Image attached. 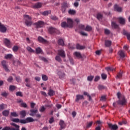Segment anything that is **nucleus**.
Listing matches in <instances>:
<instances>
[{"mask_svg":"<svg viewBox=\"0 0 130 130\" xmlns=\"http://www.w3.org/2000/svg\"><path fill=\"white\" fill-rule=\"evenodd\" d=\"M20 114L21 116H22V117H25V116H26V111L22 110L20 111Z\"/></svg>","mask_w":130,"mask_h":130,"instance_id":"30","label":"nucleus"},{"mask_svg":"<svg viewBox=\"0 0 130 130\" xmlns=\"http://www.w3.org/2000/svg\"><path fill=\"white\" fill-rule=\"evenodd\" d=\"M74 55L76 56V57H78V58H81L82 55H81V53L75 52L74 53Z\"/></svg>","mask_w":130,"mask_h":130,"instance_id":"24","label":"nucleus"},{"mask_svg":"<svg viewBox=\"0 0 130 130\" xmlns=\"http://www.w3.org/2000/svg\"><path fill=\"white\" fill-rule=\"evenodd\" d=\"M2 64L6 72H9V69H8V66H7V61L3 60L2 61Z\"/></svg>","mask_w":130,"mask_h":130,"instance_id":"14","label":"nucleus"},{"mask_svg":"<svg viewBox=\"0 0 130 130\" xmlns=\"http://www.w3.org/2000/svg\"><path fill=\"white\" fill-rule=\"evenodd\" d=\"M111 45V41H105V46L107 47H109Z\"/></svg>","mask_w":130,"mask_h":130,"instance_id":"28","label":"nucleus"},{"mask_svg":"<svg viewBox=\"0 0 130 130\" xmlns=\"http://www.w3.org/2000/svg\"><path fill=\"white\" fill-rule=\"evenodd\" d=\"M121 77H122V71L118 73L116 78V79H120Z\"/></svg>","mask_w":130,"mask_h":130,"instance_id":"33","label":"nucleus"},{"mask_svg":"<svg viewBox=\"0 0 130 130\" xmlns=\"http://www.w3.org/2000/svg\"><path fill=\"white\" fill-rule=\"evenodd\" d=\"M72 115L73 117H75L77 115V113L75 111L73 112Z\"/></svg>","mask_w":130,"mask_h":130,"instance_id":"62","label":"nucleus"},{"mask_svg":"<svg viewBox=\"0 0 130 130\" xmlns=\"http://www.w3.org/2000/svg\"><path fill=\"white\" fill-rule=\"evenodd\" d=\"M36 52L37 54L41 53V52H42V50L41 49V48H40V47L37 48L36 49Z\"/></svg>","mask_w":130,"mask_h":130,"instance_id":"34","label":"nucleus"},{"mask_svg":"<svg viewBox=\"0 0 130 130\" xmlns=\"http://www.w3.org/2000/svg\"><path fill=\"white\" fill-rule=\"evenodd\" d=\"M13 58V55L12 54H8L5 55V58L6 59H11V58Z\"/></svg>","mask_w":130,"mask_h":130,"instance_id":"25","label":"nucleus"},{"mask_svg":"<svg viewBox=\"0 0 130 130\" xmlns=\"http://www.w3.org/2000/svg\"><path fill=\"white\" fill-rule=\"evenodd\" d=\"M85 46H82L79 44H77L76 45V48L77 49L82 50V49H85Z\"/></svg>","mask_w":130,"mask_h":130,"instance_id":"21","label":"nucleus"},{"mask_svg":"<svg viewBox=\"0 0 130 130\" xmlns=\"http://www.w3.org/2000/svg\"><path fill=\"white\" fill-rule=\"evenodd\" d=\"M102 78L103 79V80H106V79H107V75L103 73L102 74Z\"/></svg>","mask_w":130,"mask_h":130,"instance_id":"38","label":"nucleus"},{"mask_svg":"<svg viewBox=\"0 0 130 130\" xmlns=\"http://www.w3.org/2000/svg\"><path fill=\"white\" fill-rule=\"evenodd\" d=\"M51 13V11H46L42 13V14L43 15V16H47L49 15V14H50Z\"/></svg>","mask_w":130,"mask_h":130,"instance_id":"31","label":"nucleus"},{"mask_svg":"<svg viewBox=\"0 0 130 130\" xmlns=\"http://www.w3.org/2000/svg\"><path fill=\"white\" fill-rule=\"evenodd\" d=\"M8 82H9V83H10L11 82H12L13 81V77H10L8 78V80H7Z\"/></svg>","mask_w":130,"mask_h":130,"instance_id":"55","label":"nucleus"},{"mask_svg":"<svg viewBox=\"0 0 130 130\" xmlns=\"http://www.w3.org/2000/svg\"><path fill=\"white\" fill-rule=\"evenodd\" d=\"M118 20H119V23L121 24V25H124L125 23V19L122 17H119L118 18Z\"/></svg>","mask_w":130,"mask_h":130,"instance_id":"15","label":"nucleus"},{"mask_svg":"<svg viewBox=\"0 0 130 130\" xmlns=\"http://www.w3.org/2000/svg\"><path fill=\"white\" fill-rule=\"evenodd\" d=\"M30 116H35V115L37 117H41V115L39 114H36V113H37V112H38V110L37 109H31L30 110Z\"/></svg>","mask_w":130,"mask_h":130,"instance_id":"6","label":"nucleus"},{"mask_svg":"<svg viewBox=\"0 0 130 130\" xmlns=\"http://www.w3.org/2000/svg\"><path fill=\"white\" fill-rule=\"evenodd\" d=\"M24 20H25V24L26 26H30L32 25V18L28 15H23Z\"/></svg>","mask_w":130,"mask_h":130,"instance_id":"3","label":"nucleus"},{"mask_svg":"<svg viewBox=\"0 0 130 130\" xmlns=\"http://www.w3.org/2000/svg\"><path fill=\"white\" fill-rule=\"evenodd\" d=\"M93 79H94V76H90L87 77L88 81H92Z\"/></svg>","mask_w":130,"mask_h":130,"instance_id":"46","label":"nucleus"},{"mask_svg":"<svg viewBox=\"0 0 130 130\" xmlns=\"http://www.w3.org/2000/svg\"><path fill=\"white\" fill-rule=\"evenodd\" d=\"M11 116H13L14 117H17L18 116V114L16 112H11Z\"/></svg>","mask_w":130,"mask_h":130,"instance_id":"37","label":"nucleus"},{"mask_svg":"<svg viewBox=\"0 0 130 130\" xmlns=\"http://www.w3.org/2000/svg\"><path fill=\"white\" fill-rule=\"evenodd\" d=\"M68 13L70 15H75V14H76V11L74 10H69Z\"/></svg>","mask_w":130,"mask_h":130,"instance_id":"36","label":"nucleus"},{"mask_svg":"<svg viewBox=\"0 0 130 130\" xmlns=\"http://www.w3.org/2000/svg\"><path fill=\"white\" fill-rule=\"evenodd\" d=\"M36 104L34 103H30V107L31 108H34V106H35Z\"/></svg>","mask_w":130,"mask_h":130,"instance_id":"60","label":"nucleus"},{"mask_svg":"<svg viewBox=\"0 0 130 130\" xmlns=\"http://www.w3.org/2000/svg\"><path fill=\"white\" fill-rule=\"evenodd\" d=\"M16 96H20V97H22L23 96V94L21 92H16Z\"/></svg>","mask_w":130,"mask_h":130,"instance_id":"50","label":"nucleus"},{"mask_svg":"<svg viewBox=\"0 0 130 130\" xmlns=\"http://www.w3.org/2000/svg\"><path fill=\"white\" fill-rule=\"evenodd\" d=\"M12 121L13 122H20L21 123V120H19L18 118H13L11 119Z\"/></svg>","mask_w":130,"mask_h":130,"instance_id":"35","label":"nucleus"},{"mask_svg":"<svg viewBox=\"0 0 130 130\" xmlns=\"http://www.w3.org/2000/svg\"><path fill=\"white\" fill-rule=\"evenodd\" d=\"M92 124H93V122H90L87 124V127H90V126H92Z\"/></svg>","mask_w":130,"mask_h":130,"instance_id":"51","label":"nucleus"},{"mask_svg":"<svg viewBox=\"0 0 130 130\" xmlns=\"http://www.w3.org/2000/svg\"><path fill=\"white\" fill-rule=\"evenodd\" d=\"M3 42L5 43V45L7 46L8 48H11L12 47V44H11V41L7 39H4Z\"/></svg>","mask_w":130,"mask_h":130,"instance_id":"9","label":"nucleus"},{"mask_svg":"<svg viewBox=\"0 0 130 130\" xmlns=\"http://www.w3.org/2000/svg\"><path fill=\"white\" fill-rule=\"evenodd\" d=\"M21 107H24V108H26V107H27V104L24 103H21Z\"/></svg>","mask_w":130,"mask_h":130,"instance_id":"48","label":"nucleus"},{"mask_svg":"<svg viewBox=\"0 0 130 130\" xmlns=\"http://www.w3.org/2000/svg\"><path fill=\"white\" fill-rule=\"evenodd\" d=\"M55 59L57 61H59V62L61 61V59L60 58V56H56L55 57Z\"/></svg>","mask_w":130,"mask_h":130,"instance_id":"45","label":"nucleus"},{"mask_svg":"<svg viewBox=\"0 0 130 130\" xmlns=\"http://www.w3.org/2000/svg\"><path fill=\"white\" fill-rule=\"evenodd\" d=\"M105 33L107 35L110 34V30H109L107 29H105Z\"/></svg>","mask_w":130,"mask_h":130,"instance_id":"54","label":"nucleus"},{"mask_svg":"<svg viewBox=\"0 0 130 130\" xmlns=\"http://www.w3.org/2000/svg\"><path fill=\"white\" fill-rule=\"evenodd\" d=\"M114 10H115V11H116L117 12H121V11H122V8L118 7L117 5H115L114 6Z\"/></svg>","mask_w":130,"mask_h":130,"instance_id":"19","label":"nucleus"},{"mask_svg":"<svg viewBox=\"0 0 130 130\" xmlns=\"http://www.w3.org/2000/svg\"><path fill=\"white\" fill-rule=\"evenodd\" d=\"M2 95L4 97H7L8 96V93L4 92L2 93Z\"/></svg>","mask_w":130,"mask_h":130,"instance_id":"56","label":"nucleus"},{"mask_svg":"<svg viewBox=\"0 0 130 130\" xmlns=\"http://www.w3.org/2000/svg\"><path fill=\"white\" fill-rule=\"evenodd\" d=\"M58 54L61 57H66V53H64V51L62 49L58 50Z\"/></svg>","mask_w":130,"mask_h":130,"instance_id":"13","label":"nucleus"},{"mask_svg":"<svg viewBox=\"0 0 130 130\" xmlns=\"http://www.w3.org/2000/svg\"><path fill=\"white\" fill-rule=\"evenodd\" d=\"M34 119L32 117H27L25 119L20 120V123H29V122H33Z\"/></svg>","mask_w":130,"mask_h":130,"instance_id":"5","label":"nucleus"},{"mask_svg":"<svg viewBox=\"0 0 130 130\" xmlns=\"http://www.w3.org/2000/svg\"><path fill=\"white\" fill-rule=\"evenodd\" d=\"M118 54L120 55V57H125V54H124V52L123 51H119L118 52Z\"/></svg>","mask_w":130,"mask_h":130,"instance_id":"22","label":"nucleus"},{"mask_svg":"<svg viewBox=\"0 0 130 130\" xmlns=\"http://www.w3.org/2000/svg\"><path fill=\"white\" fill-rule=\"evenodd\" d=\"M45 109H46L45 108V107H44V106H42L40 108V112H43L44 111H45Z\"/></svg>","mask_w":130,"mask_h":130,"instance_id":"43","label":"nucleus"},{"mask_svg":"<svg viewBox=\"0 0 130 130\" xmlns=\"http://www.w3.org/2000/svg\"><path fill=\"white\" fill-rule=\"evenodd\" d=\"M79 28L81 29L82 30H85V31H90L92 30V27L89 25H87L85 28V25L83 24L79 25Z\"/></svg>","mask_w":130,"mask_h":130,"instance_id":"8","label":"nucleus"},{"mask_svg":"<svg viewBox=\"0 0 130 130\" xmlns=\"http://www.w3.org/2000/svg\"><path fill=\"white\" fill-rule=\"evenodd\" d=\"M81 99H84V96L80 94L77 95L75 101L76 102H78V101H79Z\"/></svg>","mask_w":130,"mask_h":130,"instance_id":"20","label":"nucleus"},{"mask_svg":"<svg viewBox=\"0 0 130 130\" xmlns=\"http://www.w3.org/2000/svg\"><path fill=\"white\" fill-rule=\"evenodd\" d=\"M51 19H52V20H57V17H56V16H51Z\"/></svg>","mask_w":130,"mask_h":130,"instance_id":"57","label":"nucleus"},{"mask_svg":"<svg viewBox=\"0 0 130 130\" xmlns=\"http://www.w3.org/2000/svg\"><path fill=\"white\" fill-rule=\"evenodd\" d=\"M48 31L50 34H59V31L52 27H50L48 28Z\"/></svg>","mask_w":130,"mask_h":130,"instance_id":"7","label":"nucleus"},{"mask_svg":"<svg viewBox=\"0 0 130 130\" xmlns=\"http://www.w3.org/2000/svg\"><path fill=\"white\" fill-rule=\"evenodd\" d=\"M10 113V110H5L3 112V115L4 116H8Z\"/></svg>","mask_w":130,"mask_h":130,"instance_id":"26","label":"nucleus"},{"mask_svg":"<svg viewBox=\"0 0 130 130\" xmlns=\"http://www.w3.org/2000/svg\"><path fill=\"white\" fill-rule=\"evenodd\" d=\"M117 97L119 99V101L118 102V104H119L120 105H126V100H125V98L124 96H122L120 98L121 94L120 92H118L117 93Z\"/></svg>","mask_w":130,"mask_h":130,"instance_id":"2","label":"nucleus"},{"mask_svg":"<svg viewBox=\"0 0 130 130\" xmlns=\"http://www.w3.org/2000/svg\"><path fill=\"white\" fill-rule=\"evenodd\" d=\"M42 7V4L41 3H38L36 4L34 6V9H40V8H41Z\"/></svg>","mask_w":130,"mask_h":130,"instance_id":"18","label":"nucleus"},{"mask_svg":"<svg viewBox=\"0 0 130 130\" xmlns=\"http://www.w3.org/2000/svg\"><path fill=\"white\" fill-rule=\"evenodd\" d=\"M123 48L125 50H127V49H128V46L127 45L124 46Z\"/></svg>","mask_w":130,"mask_h":130,"instance_id":"63","label":"nucleus"},{"mask_svg":"<svg viewBox=\"0 0 130 130\" xmlns=\"http://www.w3.org/2000/svg\"><path fill=\"white\" fill-rule=\"evenodd\" d=\"M98 89H99V90H102V89H104V86H103V85H99L98 86Z\"/></svg>","mask_w":130,"mask_h":130,"instance_id":"58","label":"nucleus"},{"mask_svg":"<svg viewBox=\"0 0 130 130\" xmlns=\"http://www.w3.org/2000/svg\"><path fill=\"white\" fill-rule=\"evenodd\" d=\"M1 32H2V33H6L7 32V27L3 24H1Z\"/></svg>","mask_w":130,"mask_h":130,"instance_id":"16","label":"nucleus"},{"mask_svg":"<svg viewBox=\"0 0 130 130\" xmlns=\"http://www.w3.org/2000/svg\"><path fill=\"white\" fill-rule=\"evenodd\" d=\"M61 27L62 28H67L69 27V28H73L74 26V21L73 20L70 18L67 19V23L66 22H63L61 24Z\"/></svg>","mask_w":130,"mask_h":130,"instance_id":"1","label":"nucleus"},{"mask_svg":"<svg viewBox=\"0 0 130 130\" xmlns=\"http://www.w3.org/2000/svg\"><path fill=\"white\" fill-rule=\"evenodd\" d=\"M19 49V47L18 46H14L13 48V50L14 51V52H16V51H18Z\"/></svg>","mask_w":130,"mask_h":130,"instance_id":"41","label":"nucleus"},{"mask_svg":"<svg viewBox=\"0 0 130 130\" xmlns=\"http://www.w3.org/2000/svg\"><path fill=\"white\" fill-rule=\"evenodd\" d=\"M11 125L15 126L16 129L15 128L11 127L10 126H6L4 127L2 130H20V126H19L18 125H17L14 123H11Z\"/></svg>","mask_w":130,"mask_h":130,"instance_id":"4","label":"nucleus"},{"mask_svg":"<svg viewBox=\"0 0 130 130\" xmlns=\"http://www.w3.org/2000/svg\"><path fill=\"white\" fill-rule=\"evenodd\" d=\"M58 44L59 45H61V46H63L64 45V41L62 39H59L58 41Z\"/></svg>","mask_w":130,"mask_h":130,"instance_id":"23","label":"nucleus"},{"mask_svg":"<svg viewBox=\"0 0 130 130\" xmlns=\"http://www.w3.org/2000/svg\"><path fill=\"white\" fill-rule=\"evenodd\" d=\"M35 25H36V28H42L44 26V22L39 21L38 22L35 23Z\"/></svg>","mask_w":130,"mask_h":130,"instance_id":"11","label":"nucleus"},{"mask_svg":"<svg viewBox=\"0 0 130 130\" xmlns=\"http://www.w3.org/2000/svg\"><path fill=\"white\" fill-rule=\"evenodd\" d=\"M35 79L36 81H40V77H35Z\"/></svg>","mask_w":130,"mask_h":130,"instance_id":"64","label":"nucleus"},{"mask_svg":"<svg viewBox=\"0 0 130 130\" xmlns=\"http://www.w3.org/2000/svg\"><path fill=\"white\" fill-rule=\"evenodd\" d=\"M55 91L52 89H50L48 91V95H49V96H53V95H54L55 94Z\"/></svg>","mask_w":130,"mask_h":130,"instance_id":"27","label":"nucleus"},{"mask_svg":"<svg viewBox=\"0 0 130 130\" xmlns=\"http://www.w3.org/2000/svg\"><path fill=\"white\" fill-rule=\"evenodd\" d=\"M106 70H107L108 72H113V71H115V69L113 68V67H107L106 68Z\"/></svg>","mask_w":130,"mask_h":130,"instance_id":"29","label":"nucleus"},{"mask_svg":"<svg viewBox=\"0 0 130 130\" xmlns=\"http://www.w3.org/2000/svg\"><path fill=\"white\" fill-rule=\"evenodd\" d=\"M5 108H7V105L4 104H2L1 105V109H5Z\"/></svg>","mask_w":130,"mask_h":130,"instance_id":"49","label":"nucleus"},{"mask_svg":"<svg viewBox=\"0 0 130 130\" xmlns=\"http://www.w3.org/2000/svg\"><path fill=\"white\" fill-rule=\"evenodd\" d=\"M102 15L101 14L99 13L97 14V18L98 20H101V19H102Z\"/></svg>","mask_w":130,"mask_h":130,"instance_id":"44","label":"nucleus"},{"mask_svg":"<svg viewBox=\"0 0 130 130\" xmlns=\"http://www.w3.org/2000/svg\"><path fill=\"white\" fill-rule=\"evenodd\" d=\"M105 100H106V96H102L101 98V101H105Z\"/></svg>","mask_w":130,"mask_h":130,"instance_id":"47","label":"nucleus"},{"mask_svg":"<svg viewBox=\"0 0 130 130\" xmlns=\"http://www.w3.org/2000/svg\"><path fill=\"white\" fill-rule=\"evenodd\" d=\"M38 39L39 42H41V43H43L44 44H49V42L46 41V40L41 37H39Z\"/></svg>","mask_w":130,"mask_h":130,"instance_id":"10","label":"nucleus"},{"mask_svg":"<svg viewBox=\"0 0 130 130\" xmlns=\"http://www.w3.org/2000/svg\"><path fill=\"white\" fill-rule=\"evenodd\" d=\"M61 10L62 13H64V12H66V7L62 6Z\"/></svg>","mask_w":130,"mask_h":130,"instance_id":"59","label":"nucleus"},{"mask_svg":"<svg viewBox=\"0 0 130 130\" xmlns=\"http://www.w3.org/2000/svg\"><path fill=\"white\" fill-rule=\"evenodd\" d=\"M54 121V119H53V117H51L50 118V120H49V123H52Z\"/></svg>","mask_w":130,"mask_h":130,"instance_id":"52","label":"nucleus"},{"mask_svg":"<svg viewBox=\"0 0 130 130\" xmlns=\"http://www.w3.org/2000/svg\"><path fill=\"white\" fill-rule=\"evenodd\" d=\"M108 126L111 130H116L117 128H118V126H117V125H113L111 123H109Z\"/></svg>","mask_w":130,"mask_h":130,"instance_id":"12","label":"nucleus"},{"mask_svg":"<svg viewBox=\"0 0 130 130\" xmlns=\"http://www.w3.org/2000/svg\"><path fill=\"white\" fill-rule=\"evenodd\" d=\"M27 50L29 51V52H35V51L34 50L32 49V48L30 47H27L26 48Z\"/></svg>","mask_w":130,"mask_h":130,"instance_id":"39","label":"nucleus"},{"mask_svg":"<svg viewBox=\"0 0 130 130\" xmlns=\"http://www.w3.org/2000/svg\"><path fill=\"white\" fill-rule=\"evenodd\" d=\"M59 125L60 126V130H61L62 129V128H64V127H66V124L64 123V122L62 120H60Z\"/></svg>","mask_w":130,"mask_h":130,"instance_id":"17","label":"nucleus"},{"mask_svg":"<svg viewBox=\"0 0 130 130\" xmlns=\"http://www.w3.org/2000/svg\"><path fill=\"white\" fill-rule=\"evenodd\" d=\"M100 80V77L99 76H96L94 78V81L97 82L98 81H99Z\"/></svg>","mask_w":130,"mask_h":130,"instance_id":"53","label":"nucleus"},{"mask_svg":"<svg viewBox=\"0 0 130 130\" xmlns=\"http://www.w3.org/2000/svg\"><path fill=\"white\" fill-rule=\"evenodd\" d=\"M42 80L43 81H47L48 80V77L45 75H42Z\"/></svg>","mask_w":130,"mask_h":130,"instance_id":"40","label":"nucleus"},{"mask_svg":"<svg viewBox=\"0 0 130 130\" xmlns=\"http://www.w3.org/2000/svg\"><path fill=\"white\" fill-rule=\"evenodd\" d=\"M112 27L114 29H117L118 28V25L116 24L115 22H112Z\"/></svg>","mask_w":130,"mask_h":130,"instance_id":"32","label":"nucleus"},{"mask_svg":"<svg viewBox=\"0 0 130 130\" xmlns=\"http://www.w3.org/2000/svg\"><path fill=\"white\" fill-rule=\"evenodd\" d=\"M41 93L42 95H43V96H47V94H46V92L44 91H41Z\"/></svg>","mask_w":130,"mask_h":130,"instance_id":"61","label":"nucleus"},{"mask_svg":"<svg viewBox=\"0 0 130 130\" xmlns=\"http://www.w3.org/2000/svg\"><path fill=\"white\" fill-rule=\"evenodd\" d=\"M16 89V86L14 85H11L9 87L10 91H14Z\"/></svg>","mask_w":130,"mask_h":130,"instance_id":"42","label":"nucleus"}]
</instances>
